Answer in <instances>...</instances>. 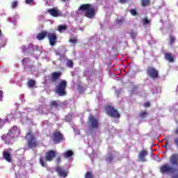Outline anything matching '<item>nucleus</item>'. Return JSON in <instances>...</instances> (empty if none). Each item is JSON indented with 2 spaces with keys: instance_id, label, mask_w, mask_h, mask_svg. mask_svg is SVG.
I'll return each mask as SVG.
<instances>
[{
  "instance_id": "obj_1",
  "label": "nucleus",
  "mask_w": 178,
  "mask_h": 178,
  "mask_svg": "<svg viewBox=\"0 0 178 178\" xmlns=\"http://www.w3.org/2000/svg\"><path fill=\"white\" fill-rule=\"evenodd\" d=\"M95 10L97 8L91 4H82L76 11L71 13V16L74 19H79L81 16H86L88 19H92L95 16Z\"/></svg>"
},
{
  "instance_id": "obj_2",
  "label": "nucleus",
  "mask_w": 178,
  "mask_h": 178,
  "mask_svg": "<svg viewBox=\"0 0 178 178\" xmlns=\"http://www.w3.org/2000/svg\"><path fill=\"white\" fill-rule=\"evenodd\" d=\"M22 51L25 55H27V54H30V55H34L33 58L35 59H38V56L41 55L42 58L43 59H45L47 58V51L42 50V47L37 46V45H33V44H29L28 47L22 46Z\"/></svg>"
},
{
  "instance_id": "obj_3",
  "label": "nucleus",
  "mask_w": 178,
  "mask_h": 178,
  "mask_svg": "<svg viewBox=\"0 0 178 178\" xmlns=\"http://www.w3.org/2000/svg\"><path fill=\"white\" fill-rule=\"evenodd\" d=\"M19 118L21 119V122H22V123H31V119L27 118V113H22L17 111L15 112L14 115L13 113L8 114L3 122L4 123H8V122H10V120H13V119H17Z\"/></svg>"
},
{
  "instance_id": "obj_4",
  "label": "nucleus",
  "mask_w": 178,
  "mask_h": 178,
  "mask_svg": "<svg viewBox=\"0 0 178 178\" xmlns=\"http://www.w3.org/2000/svg\"><path fill=\"white\" fill-rule=\"evenodd\" d=\"M98 118H95L94 115H90L88 120V136H95L97 131H98Z\"/></svg>"
},
{
  "instance_id": "obj_5",
  "label": "nucleus",
  "mask_w": 178,
  "mask_h": 178,
  "mask_svg": "<svg viewBox=\"0 0 178 178\" xmlns=\"http://www.w3.org/2000/svg\"><path fill=\"white\" fill-rule=\"evenodd\" d=\"M56 156V152L54 150H49L45 154V158L41 156L40 158V163L43 168H47V162H51L54 158Z\"/></svg>"
},
{
  "instance_id": "obj_6",
  "label": "nucleus",
  "mask_w": 178,
  "mask_h": 178,
  "mask_svg": "<svg viewBox=\"0 0 178 178\" xmlns=\"http://www.w3.org/2000/svg\"><path fill=\"white\" fill-rule=\"evenodd\" d=\"M22 65L24 66L25 72H28V73L34 74V72H35V66L31 65V60L30 59V58H23Z\"/></svg>"
},
{
  "instance_id": "obj_7",
  "label": "nucleus",
  "mask_w": 178,
  "mask_h": 178,
  "mask_svg": "<svg viewBox=\"0 0 178 178\" xmlns=\"http://www.w3.org/2000/svg\"><path fill=\"white\" fill-rule=\"evenodd\" d=\"M66 86H67V82L62 80L56 87V92L59 97H65L66 95Z\"/></svg>"
},
{
  "instance_id": "obj_8",
  "label": "nucleus",
  "mask_w": 178,
  "mask_h": 178,
  "mask_svg": "<svg viewBox=\"0 0 178 178\" xmlns=\"http://www.w3.org/2000/svg\"><path fill=\"white\" fill-rule=\"evenodd\" d=\"M26 140L28 141L29 148H35L37 147V138L33 133L29 132L25 136Z\"/></svg>"
},
{
  "instance_id": "obj_9",
  "label": "nucleus",
  "mask_w": 178,
  "mask_h": 178,
  "mask_svg": "<svg viewBox=\"0 0 178 178\" xmlns=\"http://www.w3.org/2000/svg\"><path fill=\"white\" fill-rule=\"evenodd\" d=\"M160 172L163 173V175H173L176 173V172H178V170L172 165L166 163L160 167Z\"/></svg>"
},
{
  "instance_id": "obj_10",
  "label": "nucleus",
  "mask_w": 178,
  "mask_h": 178,
  "mask_svg": "<svg viewBox=\"0 0 178 178\" xmlns=\"http://www.w3.org/2000/svg\"><path fill=\"white\" fill-rule=\"evenodd\" d=\"M106 112L108 116H111V118H114L115 119H119V118H120V115L118 111L111 106H107L106 107Z\"/></svg>"
},
{
  "instance_id": "obj_11",
  "label": "nucleus",
  "mask_w": 178,
  "mask_h": 178,
  "mask_svg": "<svg viewBox=\"0 0 178 178\" xmlns=\"http://www.w3.org/2000/svg\"><path fill=\"white\" fill-rule=\"evenodd\" d=\"M1 140H3L5 144H13L15 143V136L8 132L7 134L1 136Z\"/></svg>"
},
{
  "instance_id": "obj_12",
  "label": "nucleus",
  "mask_w": 178,
  "mask_h": 178,
  "mask_svg": "<svg viewBox=\"0 0 178 178\" xmlns=\"http://www.w3.org/2000/svg\"><path fill=\"white\" fill-rule=\"evenodd\" d=\"M52 138L54 144H59V143L63 141V135H62L60 132L56 131L53 134Z\"/></svg>"
},
{
  "instance_id": "obj_13",
  "label": "nucleus",
  "mask_w": 178,
  "mask_h": 178,
  "mask_svg": "<svg viewBox=\"0 0 178 178\" xmlns=\"http://www.w3.org/2000/svg\"><path fill=\"white\" fill-rule=\"evenodd\" d=\"M170 163L178 171V154L171 155L170 158Z\"/></svg>"
},
{
  "instance_id": "obj_14",
  "label": "nucleus",
  "mask_w": 178,
  "mask_h": 178,
  "mask_svg": "<svg viewBox=\"0 0 178 178\" xmlns=\"http://www.w3.org/2000/svg\"><path fill=\"white\" fill-rule=\"evenodd\" d=\"M147 74L152 79H156L158 78V71L155 70V68L150 67L148 68Z\"/></svg>"
},
{
  "instance_id": "obj_15",
  "label": "nucleus",
  "mask_w": 178,
  "mask_h": 178,
  "mask_svg": "<svg viewBox=\"0 0 178 178\" xmlns=\"http://www.w3.org/2000/svg\"><path fill=\"white\" fill-rule=\"evenodd\" d=\"M47 38H49L51 47L55 46V44H56V40H58L56 35H55V33H48Z\"/></svg>"
},
{
  "instance_id": "obj_16",
  "label": "nucleus",
  "mask_w": 178,
  "mask_h": 178,
  "mask_svg": "<svg viewBox=\"0 0 178 178\" xmlns=\"http://www.w3.org/2000/svg\"><path fill=\"white\" fill-rule=\"evenodd\" d=\"M56 172H57L58 176H60V177H67V172H66V170L63 168H62V167H56Z\"/></svg>"
},
{
  "instance_id": "obj_17",
  "label": "nucleus",
  "mask_w": 178,
  "mask_h": 178,
  "mask_svg": "<svg viewBox=\"0 0 178 178\" xmlns=\"http://www.w3.org/2000/svg\"><path fill=\"white\" fill-rule=\"evenodd\" d=\"M9 133L14 136V138H15V137H19V136H20V129L17 128V127L14 126L9 130Z\"/></svg>"
},
{
  "instance_id": "obj_18",
  "label": "nucleus",
  "mask_w": 178,
  "mask_h": 178,
  "mask_svg": "<svg viewBox=\"0 0 178 178\" xmlns=\"http://www.w3.org/2000/svg\"><path fill=\"white\" fill-rule=\"evenodd\" d=\"M47 12L51 16H53V17H59V16H62V13L55 8L49 9L47 10Z\"/></svg>"
},
{
  "instance_id": "obj_19",
  "label": "nucleus",
  "mask_w": 178,
  "mask_h": 178,
  "mask_svg": "<svg viewBox=\"0 0 178 178\" xmlns=\"http://www.w3.org/2000/svg\"><path fill=\"white\" fill-rule=\"evenodd\" d=\"M10 151H12V149H8L4 150L3 152V156L5 161H7V162H10V161H12V159L10 158Z\"/></svg>"
},
{
  "instance_id": "obj_20",
  "label": "nucleus",
  "mask_w": 178,
  "mask_h": 178,
  "mask_svg": "<svg viewBox=\"0 0 178 178\" xmlns=\"http://www.w3.org/2000/svg\"><path fill=\"white\" fill-rule=\"evenodd\" d=\"M148 155V152L145 150H142L139 154H138V158L141 162H146L147 160H145V156Z\"/></svg>"
},
{
  "instance_id": "obj_21",
  "label": "nucleus",
  "mask_w": 178,
  "mask_h": 178,
  "mask_svg": "<svg viewBox=\"0 0 178 178\" xmlns=\"http://www.w3.org/2000/svg\"><path fill=\"white\" fill-rule=\"evenodd\" d=\"M59 76H60V72H53V74H51V83H55V81H56V80H58V79H59Z\"/></svg>"
},
{
  "instance_id": "obj_22",
  "label": "nucleus",
  "mask_w": 178,
  "mask_h": 178,
  "mask_svg": "<svg viewBox=\"0 0 178 178\" xmlns=\"http://www.w3.org/2000/svg\"><path fill=\"white\" fill-rule=\"evenodd\" d=\"M69 42L72 44V45H76V44H77V36L72 35L70 38Z\"/></svg>"
},
{
  "instance_id": "obj_23",
  "label": "nucleus",
  "mask_w": 178,
  "mask_h": 178,
  "mask_svg": "<svg viewBox=\"0 0 178 178\" xmlns=\"http://www.w3.org/2000/svg\"><path fill=\"white\" fill-rule=\"evenodd\" d=\"M48 35V33L47 32H42L40 33H38L36 36L37 40H39V41H41L44 40Z\"/></svg>"
},
{
  "instance_id": "obj_24",
  "label": "nucleus",
  "mask_w": 178,
  "mask_h": 178,
  "mask_svg": "<svg viewBox=\"0 0 178 178\" xmlns=\"http://www.w3.org/2000/svg\"><path fill=\"white\" fill-rule=\"evenodd\" d=\"M115 161V154H108L106 157V161L111 163V162H113Z\"/></svg>"
},
{
  "instance_id": "obj_25",
  "label": "nucleus",
  "mask_w": 178,
  "mask_h": 178,
  "mask_svg": "<svg viewBox=\"0 0 178 178\" xmlns=\"http://www.w3.org/2000/svg\"><path fill=\"white\" fill-rule=\"evenodd\" d=\"M73 155H74V153H73V151L72 150H67L65 153H63L64 158L67 159H68V158L73 156Z\"/></svg>"
},
{
  "instance_id": "obj_26",
  "label": "nucleus",
  "mask_w": 178,
  "mask_h": 178,
  "mask_svg": "<svg viewBox=\"0 0 178 178\" xmlns=\"http://www.w3.org/2000/svg\"><path fill=\"white\" fill-rule=\"evenodd\" d=\"M1 42V48H3L6 45V42H8V39L5 38V36H2V38H0Z\"/></svg>"
},
{
  "instance_id": "obj_27",
  "label": "nucleus",
  "mask_w": 178,
  "mask_h": 178,
  "mask_svg": "<svg viewBox=\"0 0 178 178\" xmlns=\"http://www.w3.org/2000/svg\"><path fill=\"white\" fill-rule=\"evenodd\" d=\"M165 58L166 60H168V62H174L175 59L173 58V56H172V54L167 53L165 54Z\"/></svg>"
},
{
  "instance_id": "obj_28",
  "label": "nucleus",
  "mask_w": 178,
  "mask_h": 178,
  "mask_svg": "<svg viewBox=\"0 0 178 178\" xmlns=\"http://www.w3.org/2000/svg\"><path fill=\"white\" fill-rule=\"evenodd\" d=\"M65 65L67 67H70V69L73 68V60H72L71 59H67L66 60Z\"/></svg>"
},
{
  "instance_id": "obj_29",
  "label": "nucleus",
  "mask_w": 178,
  "mask_h": 178,
  "mask_svg": "<svg viewBox=\"0 0 178 178\" xmlns=\"http://www.w3.org/2000/svg\"><path fill=\"white\" fill-rule=\"evenodd\" d=\"M67 26L66 25H59L58 27V31L60 33H62V31H65V30H67Z\"/></svg>"
},
{
  "instance_id": "obj_30",
  "label": "nucleus",
  "mask_w": 178,
  "mask_h": 178,
  "mask_svg": "<svg viewBox=\"0 0 178 178\" xmlns=\"http://www.w3.org/2000/svg\"><path fill=\"white\" fill-rule=\"evenodd\" d=\"M152 94H159V92H161V89L156 86H154L152 89Z\"/></svg>"
},
{
  "instance_id": "obj_31",
  "label": "nucleus",
  "mask_w": 178,
  "mask_h": 178,
  "mask_svg": "<svg viewBox=\"0 0 178 178\" xmlns=\"http://www.w3.org/2000/svg\"><path fill=\"white\" fill-rule=\"evenodd\" d=\"M124 22V18L123 17L118 18L116 20V24H118V26H122V24H123Z\"/></svg>"
},
{
  "instance_id": "obj_32",
  "label": "nucleus",
  "mask_w": 178,
  "mask_h": 178,
  "mask_svg": "<svg viewBox=\"0 0 178 178\" xmlns=\"http://www.w3.org/2000/svg\"><path fill=\"white\" fill-rule=\"evenodd\" d=\"M34 86H35V81L30 79L28 82V86L29 87V88H33Z\"/></svg>"
},
{
  "instance_id": "obj_33",
  "label": "nucleus",
  "mask_w": 178,
  "mask_h": 178,
  "mask_svg": "<svg viewBox=\"0 0 178 178\" xmlns=\"http://www.w3.org/2000/svg\"><path fill=\"white\" fill-rule=\"evenodd\" d=\"M84 76L86 77V79L88 80L91 76H92V73L88 70H86L84 72Z\"/></svg>"
},
{
  "instance_id": "obj_34",
  "label": "nucleus",
  "mask_w": 178,
  "mask_h": 178,
  "mask_svg": "<svg viewBox=\"0 0 178 178\" xmlns=\"http://www.w3.org/2000/svg\"><path fill=\"white\" fill-rule=\"evenodd\" d=\"M143 26H147L148 24H151V20L148 19V18L145 17L143 19Z\"/></svg>"
},
{
  "instance_id": "obj_35",
  "label": "nucleus",
  "mask_w": 178,
  "mask_h": 178,
  "mask_svg": "<svg viewBox=\"0 0 178 178\" xmlns=\"http://www.w3.org/2000/svg\"><path fill=\"white\" fill-rule=\"evenodd\" d=\"M147 115H148V113L143 111L139 114V118H140V119H145Z\"/></svg>"
},
{
  "instance_id": "obj_36",
  "label": "nucleus",
  "mask_w": 178,
  "mask_h": 178,
  "mask_svg": "<svg viewBox=\"0 0 178 178\" xmlns=\"http://www.w3.org/2000/svg\"><path fill=\"white\" fill-rule=\"evenodd\" d=\"M131 38H136L137 37V32L131 30L129 33Z\"/></svg>"
},
{
  "instance_id": "obj_37",
  "label": "nucleus",
  "mask_w": 178,
  "mask_h": 178,
  "mask_svg": "<svg viewBox=\"0 0 178 178\" xmlns=\"http://www.w3.org/2000/svg\"><path fill=\"white\" fill-rule=\"evenodd\" d=\"M129 12H130L131 16H138V13H137V10L136 9H131Z\"/></svg>"
},
{
  "instance_id": "obj_38",
  "label": "nucleus",
  "mask_w": 178,
  "mask_h": 178,
  "mask_svg": "<svg viewBox=\"0 0 178 178\" xmlns=\"http://www.w3.org/2000/svg\"><path fill=\"white\" fill-rule=\"evenodd\" d=\"M39 112L40 115H44V110L42 109V106H39V108L36 109Z\"/></svg>"
},
{
  "instance_id": "obj_39",
  "label": "nucleus",
  "mask_w": 178,
  "mask_h": 178,
  "mask_svg": "<svg viewBox=\"0 0 178 178\" xmlns=\"http://www.w3.org/2000/svg\"><path fill=\"white\" fill-rule=\"evenodd\" d=\"M17 19H19V15H16L14 18H12V17L8 18V21L13 22H16V20H17Z\"/></svg>"
},
{
  "instance_id": "obj_40",
  "label": "nucleus",
  "mask_w": 178,
  "mask_h": 178,
  "mask_svg": "<svg viewBox=\"0 0 178 178\" xmlns=\"http://www.w3.org/2000/svg\"><path fill=\"white\" fill-rule=\"evenodd\" d=\"M19 3L17 1H14L11 3L12 9H16V7L18 6Z\"/></svg>"
},
{
  "instance_id": "obj_41",
  "label": "nucleus",
  "mask_w": 178,
  "mask_h": 178,
  "mask_svg": "<svg viewBox=\"0 0 178 178\" xmlns=\"http://www.w3.org/2000/svg\"><path fill=\"white\" fill-rule=\"evenodd\" d=\"M85 178H92V173H91L90 171H88L85 175Z\"/></svg>"
},
{
  "instance_id": "obj_42",
  "label": "nucleus",
  "mask_w": 178,
  "mask_h": 178,
  "mask_svg": "<svg viewBox=\"0 0 178 178\" xmlns=\"http://www.w3.org/2000/svg\"><path fill=\"white\" fill-rule=\"evenodd\" d=\"M51 105L53 106V108H58V102L56 101H53Z\"/></svg>"
},
{
  "instance_id": "obj_43",
  "label": "nucleus",
  "mask_w": 178,
  "mask_h": 178,
  "mask_svg": "<svg viewBox=\"0 0 178 178\" xmlns=\"http://www.w3.org/2000/svg\"><path fill=\"white\" fill-rule=\"evenodd\" d=\"M25 3L26 5H30L31 6H33V5H35L34 1H26Z\"/></svg>"
},
{
  "instance_id": "obj_44",
  "label": "nucleus",
  "mask_w": 178,
  "mask_h": 178,
  "mask_svg": "<svg viewBox=\"0 0 178 178\" xmlns=\"http://www.w3.org/2000/svg\"><path fill=\"white\" fill-rule=\"evenodd\" d=\"M149 5V1H143L142 6H148Z\"/></svg>"
},
{
  "instance_id": "obj_45",
  "label": "nucleus",
  "mask_w": 178,
  "mask_h": 178,
  "mask_svg": "<svg viewBox=\"0 0 178 178\" xmlns=\"http://www.w3.org/2000/svg\"><path fill=\"white\" fill-rule=\"evenodd\" d=\"M56 55H58L60 59H64L65 58V55L60 54V52H56Z\"/></svg>"
},
{
  "instance_id": "obj_46",
  "label": "nucleus",
  "mask_w": 178,
  "mask_h": 178,
  "mask_svg": "<svg viewBox=\"0 0 178 178\" xmlns=\"http://www.w3.org/2000/svg\"><path fill=\"white\" fill-rule=\"evenodd\" d=\"M44 15H39L38 17V19L39 20V22H44Z\"/></svg>"
},
{
  "instance_id": "obj_47",
  "label": "nucleus",
  "mask_w": 178,
  "mask_h": 178,
  "mask_svg": "<svg viewBox=\"0 0 178 178\" xmlns=\"http://www.w3.org/2000/svg\"><path fill=\"white\" fill-rule=\"evenodd\" d=\"M104 3H106L105 8H111L109 6L111 5V3H110L111 1H104Z\"/></svg>"
},
{
  "instance_id": "obj_48",
  "label": "nucleus",
  "mask_w": 178,
  "mask_h": 178,
  "mask_svg": "<svg viewBox=\"0 0 178 178\" xmlns=\"http://www.w3.org/2000/svg\"><path fill=\"white\" fill-rule=\"evenodd\" d=\"M65 120L66 122H72V117H70V115H67L65 117Z\"/></svg>"
},
{
  "instance_id": "obj_49",
  "label": "nucleus",
  "mask_w": 178,
  "mask_h": 178,
  "mask_svg": "<svg viewBox=\"0 0 178 178\" xmlns=\"http://www.w3.org/2000/svg\"><path fill=\"white\" fill-rule=\"evenodd\" d=\"M175 40H176V39L175 38V37H173V36H171V37H170V42L171 45L173 44V42H175Z\"/></svg>"
},
{
  "instance_id": "obj_50",
  "label": "nucleus",
  "mask_w": 178,
  "mask_h": 178,
  "mask_svg": "<svg viewBox=\"0 0 178 178\" xmlns=\"http://www.w3.org/2000/svg\"><path fill=\"white\" fill-rule=\"evenodd\" d=\"M89 156H90V159H92V158H95V154H94V151H92V154H89Z\"/></svg>"
},
{
  "instance_id": "obj_51",
  "label": "nucleus",
  "mask_w": 178,
  "mask_h": 178,
  "mask_svg": "<svg viewBox=\"0 0 178 178\" xmlns=\"http://www.w3.org/2000/svg\"><path fill=\"white\" fill-rule=\"evenodd\" d=\"M3 97V92L0 90V101H2Z\"/></svg>"
},
{
  "instance_id": "obj_52",
  "label": "nucleus",
  "mask_w": 178,
  "mask_h": 178,
  "mask_svg": "<svg viewBox=\"0 0 178 178\" xmlns=\"http://www.w3.org/2000/svg\"><path fill=\"white\" fill-rule=\"evenodd\" d=\"M33 111H34L33 108H26V112H33Z\"/></svg>"
},
{
  "instance_id": "obj_53",
  "label": "nucleus",
  "mask_w": 178,
  "mask_h": 178,
  "mask_svg": "<svg viewBox=\"0 0 178 178\" xmlns=\"http://www.w3.org/2000/svg\"><path fill=\"white\" fill-rule=\"evenodd\" d=\"M74 131H75V133H76V134L80 135V131L77 130V129L74 128Z\"/></svg>"
},
{
  "instance_id": "obj_54",
  "label": "nucleus",
  "mask_w": 178,
  "mask_h": 178,
  "mask_svg": "<svg viewBox=\"0 0 178 178\" xmlns=\"http://www.w3.org/2000/svg\"><path fill=\"white\" fill-rule=\"evenodd\" d=\"M144 106H145V108H148V106H149V102H146V103H145V104H144Z\"/></svg>"
},
{
  "instance_id": "obj_55",
  "label": "nucleus",
  "mask_w": 178,
  "mask_h": 178,
  "mask_svg": "<svg viewBox=\"0 0 178 178\" xmlns=\"http://www.w3.org/2000/svg\"><path fill=\"white\" fill-rule=\"evenodd\" d=\"M2 124H5V121H3V120L0 119V126H1Z\"/></svg>"
},
{
  "instance_id": "obj_56",
  "label": "nucleus",
  "mask_w": 178,
  "mask_h": 178,
  "mask_svg": "<svg viewBox=\"0 0 178 178\" xmlns=\"http://www.w3.org/2000/svg\"><path fill=\"white\" fill-rule=\"evenodd\" d=\"M24 97V95H20V99L22 102H23V98Z\"/></svg>"
},
{
  "instance_id": "obj_57",
  "label": "nucleus",
  "mask_w": 178,
  "mask_h": 178,
  "mask_svg": "<svg viewBox=\"0 0 178 178\" xmlns=\"http://www.w3.org/2000/svg\"><path fill=\"white\" fill-rule=\"evenodd\" d=\"M172 178H178V174H177V175L172 176Z\"/></svg>"
},
{
  "instance_id": "obj_58",
  "label": "nucleus",
  "mask_w": 178,
  "mask_h": 178,
  "mask_svg": "<svg viewBox=\"0 0 178 178\" xmlns=\"http://www.w3.org/2000/svg\"><path fill=\"white\" fill-rule=\"evenodd\" d=\"M2 37H3V35L2 34V32L1 31V29H0V38H1Z\"/></svg>"
},
{
  "instance_id": "obj_59",
  "label": "nucleus",
  "mask_w": 178,
  "mask_h": 178,
  "mask_svg": "<svg viewBox=\"0 0 178 178\" xmlns=\"http://www.w3.org/2000/svg\"><path fill=\"white\" fill-rule=\"evenodd\" d=\"M120 3H126V1H120Z\"/></svg>"
},
{
  "instance_id": "obj_60",
  "label": "nucleus",
  "mask_w": 178,
  "mask_h": 178,
  "mask_svg": "<svg viewBox=\"0 0 178 178\" xmlns=\"http://www.w3.org/2000/svg\"><path fill=\"white\" fill-rule=\"evenodd\" d=\"M170 112H174V111H175V108H173V107H172V108H170Z\"/></svg>"
},
{
  "instance_id": "obj_61",
  "label": "nucleus",
  "mask_w": 178,
  "mask_h": 178,
  "mask_svg": "<svg viewBox=\"0 0 178 178\" xmlns=\"http://www.w3.org/2000/svg\"><path fill=\"white\" fill-rule=\"evenodd\" d=\"M19 87H22V83H18Z\"/></svg>"
},
{
  "instance_id": "obj_62",
  "label": "nucleus",
  "mask_w": 178,
  "mask_h": 178,
  "mask_svg": "<svg viewBox=\"0 0 178 178\" xmlns=\"http://www.w3.org/2000/svg\"><path fill=\"white\" fill-rule=\"evenodd\" d=\"M168 145V142L165 143V145H164L165 147H166Z\"/></svg>"
},
{
  "instance_id": "obj_63",
  "label": "nucleus",
  "mask_w": 178,
  "mask_h": 178,
  "mask_svg": "<svg viewBox=\"0 0 178 178\" xmlns=\"http://www.w3.org/2000/svg\"><path fill=\"white\" fill-rule=\"evenodd\" d=\"M115 79H116L117 80H120V78H119V77H115Z\"/></svg>"
},
{
  "instance_id": "obj_64",
  "label": "nucleus",
  "mask_w": 178,
  "mask_h": 178,
  "mask_svg": "<svg viewBox=\"0 0 178 178\" xmlns=\"http://www.w3.org/2000/svg\"><path fill=\"white\" fill-rule=\"evenodd\" d=\"M17 106H19V104H16Z\"/></svg>"
}]
</instances>
